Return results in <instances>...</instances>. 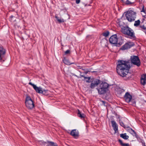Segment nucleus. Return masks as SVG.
Instances as JSON below:
<instances>
[{"instance_id": "f257e3e1", "label": "nucleus", "mask_w": 146, "mask_h": 146, "mask_svg": "<svg viewBox=\"0 0 146 146\" xmlns=\"http://www.w3.org/2000/svg\"><path fill=\"white\" fill-rule=\"evenodd\" d=\"M116 68L118 74L120 76L125 77V79L131 77V74L128 72L130 68L129 60H119Z\"/></svg>"}, {"instance_id": "f03ea898", "label": "nucleus", "mask_w": 146, "mask_h": 146, "mask_svg": "<svg viewBox=\"0 0 146 146\" xmlns=\"http://www.w3.org/2000/svg\"><path fill=\"white\" fill-rule=\"evenodd\" d=\"M121 29V32L128 36L130 38L134 40L136 38L133 31L128 26H123Z\"/></svg>"}, {"instance_id": "7ed1b4c3", "label": "nucleus", "mask_w": 146, "mask_h": 146, "mask_svg": "<svg viewBox=\"0 0 146 146\" xmlns=\"http://www.w3.org/2000/svg\"><path fill=\"white\" fill-rule=\"evenodd\" d=\"M109 42L111 44H117L119 46L123 43V39L121 36L117 38V35L115 34L110 37L109 38Z\"/></svg>"}, {"instance_id": "20e7f679", "label": "nucleus", "mask_w": 146, "mask_h": 146, "mask_svg": "<svg viewBox=\"0 0 146 146\" xmlns=\"http://www.w3.org/2000/svg\"><path fill=\"white\" fill-rule=\"evenodd\" d=\"M125 16L129 22H131L135 20L136 16V13L133 11L129 10L125 12Z\"/></svg>"}, {"instance_id": "39448f33", "label": "nucleus", "mask_w": 146, "mask_h": 146, "mask_svg": "<svg viewBox=\"0 0 146 146\" xmlns=\"http://www.w3.org/2000/svg\"><path fill=\"white\" fill-rule=\"evenodd\" d=\"M108 87L109 85L108 83L102 82L100 84V88H97L96 89L100 94H104L106 93Z\"/></svg>"}, {"instance_id": "423d86ee", "label": "nucleus", "mask_w": 146, "mask_h": 146, "mask_svg": "<svg viewBox=\"0 0 146 146\" xmlns=\"http://www.w3.org/2000/svg\"><path fill=\"white\" fill-rule=\"evenodd\" d=\"M25 104L27 108L29 109H33L35 106L33 100L30 96L28 95H27L26 98Z\"/></svg>"}, {"instance_id": "0eeeda50", "label": "nucleus", "mask_w": 146, "mask_h": 146, "mask_svg": "<svg viewBox=\"0 0 146 146\" xmlns=\"http://www.w3.org/2000/svg\"><path fill=\"white\" fill-rule=\"evenodd\" d=\"M130 61L132 64L136 65L138 67L140 66L141 62L138 56L133 55L131 56Z\"/></svg>"}, {"instance_id": "6e6552de", "label": "nucleus", "mask_w": 146, "mask_h": 146, "mask_svg": "<svg viewBox=\"0 0 146 146\" xmlns=\"http://www.w3.org/2000/svg\"><path fill=\"white\" fill-rule=\"evenodd\" d=\"M134 45V44L133 42H128L123 45L120 48V50H123L127 49L133 46Z\"/></svg>"}, {"instance_id": "1a4fd4ad", "label": "nucleus", "mask_w": 146, "mask_h": 146, "mask_svg": "<svg viewBox=\"0 0 146 146\" xmlns=\"http://www.w3.org/2000/svg\"><path fill=\"white\" fill-rule=\"evenodd\" d=\"M42 145L44 146H58V145L56 143H55L53 142L47 141V142L44 141H41Z\"/></svg>"}, {"instance_id": "9d476101", "label": "nucleus", "mask_w": 146, "mask_h": 146, "mask_svg": "<svg viewBox=\"0 0 146 146\" xmlns=\"http://www.w3.org/2000/svg\"><path fill=\"white\" fill-rule=\"evenodd\" d=\"M124 98L125 101L128 103L131 101L132 97L129 93L127 92L125 93V94L124 96Z\"/></svg>"}, {"instance_id": "9b49d317", "label": "nucleus", "mask_w": 146, "mask_h": 146, "mask_svg": "<svg viewBox=\"0 0 146 146\" xmlns=\"http://www.w3.org/2000/svg\"><path fill=\"white\" fill-rule=\"evenodd\" d=\"M29 84L32 86L33 87L34 89L36 92L39 94L41 93L42 90V89L41 88L37 87L36 85L33 84L31 82H29Z\"/></svg>"}, {"instance_id": "f8f14e48", "label": "nucleus", "mask_w": 146, "mask_h": 146, "mask_svg": "<svg viewBox=\"0 0 146 146\" xmlns=\"http://www.w3.org/2000/svg\"><path fill=\"white\" fill-rule=\"evenodd\" d=\"M100 83V80L98 79H96L94 81H92L90 86V88L93 89L95 87L97 86Z\"/></svg>"}, {"instance_id": "ddd939ff", "label": "nucleus", "mask_w": 146, "mask_h": 146, "mask_svg": "<svg viewBox=\"0 0 146 146\" xmlns=\"http://www.w3.org/2000/svg\"><path fill=\"white\" fill-rule=\"evenodd\" d=\"M5 53V50L3 47H0V59L1 62H3L4 60L2 59Z\"/></svg>"}, {"instance_id": "4468645a", "label": "nucleus", "mask_w": 146, "mask_h": 146, "mask_svg": "<svg viewBox=\"0 0 146 146\" xmlns=\"http://www.w3.org/2000/svg\"><path fill=\"white\" fill-rule=\"evenodd\" d=\"M70 135L76 138L79 136V132L76 129H73L71 131Z\"/></svg>"}, {"instance_id": "2eb2a0df", "label": "nucleus", "mask_w": 146, "mask_h": 146, "mask_svg": "<svg viewBox=\"0 0 146 146\" xmlns=\"http://www.w3.org/2000/svg\"><path fill=\"white\" fill-rule=\"evenodd\" d=\"M112 126L113 127L115 132L116 133L118 131V125L116 122L113 120L111 121Z\"/></svg>"}, {"instance_id": "dca6fc26", "label": "nucleus", "mask_w": 146, "mask_h": 146, "mask_svg": "<svg viewBox=\"0 0 146 146\" xmlns=\"http://www.w3.org/2000/svg\"><path fill=\"white\" fill-rule=\"evenodd\" d=\"M141 84L144 85L146 83V74L142 75L141 78Z\"/></svg>"}, {"instance_id": "f3484780", "label": "nucleus", "mask_w": 146, "mask_h": 146, "mask_svg": "<svg viewBox=\"0 0 146 146\" xmlns=\"http://www.w3.org/2000/svg\"><path fill=\"white\" fill-rule=\"evenodd\" d=\"M62 61L65 64L67 65H70L72 64H75L74 62L71 63L65 57H64Z\"/></svg>"}, {"instance_id": "a211bd4d", "label": "nucleus", "mask_w": 146, "mask_h": 146, "mask_svg": "<svg viewBox=\"0 0 146 146\" xmlns=\"http://www.w3.org/2000/svg\"><path fill=\"white\" fill-rule=\"evenodd\" d=\"M120 137L125 139H128L129 137L126 135V134L122 133L120 134Z\"/></svg>"}, {"instance_id": "6ab92c4d", "label": "nucleus", "mask_w": 146, "mask_h": 146, "mask_svg": "<svg viewBox=\"0 0 146 146\" xmlns=\"http://www.w3.org/2000/svg\"><path fill=\"white\" fill-rule=\"evenodd\" d=\"M118 141L121 146H129L128 143H123L121 139H119Z\"/></svg>"}, {"instance_id": "aec40b11", "label": "nucleus", "mask_w": 146, "mask_h": 146, "mask_svg": "<svg viewBox=\"0 0 146 146\" xmlns=\"http://www.w3.org/2000/svg\"><path fill=\"white\" fill-rule=\"evenodd\" d=\"M78 115L81 118H84L86 116V115L84 113H82L79 110H78Z\"/></svg>"}, {"instance_id": "412c9836", "label": "nucleus", "mask_w": 146, "mask_h": 146, "mask_svg": "<svg viewBox=\"0 0 146 146\" xmlns=\"http://www.w3.org/2000/svg\"><path fill=\"white\" fill-rule=\"evenodd\" d=\"M48 92L47 90H42L41 94L47 96L48 94Z\"/></svg>"}, {"instance_id": "4be33fe9", "label": "nucleus", "mask_w": 146, "mask_h": 146, "mask_svg": "<svg viewBox=\"0 0 146 146\" xmlns=\"http://www.w3.org/2000/svg\"><path fill=\"white\" fill-rule=\"evenodd\" d=\"M141 23V21L139 20H138L137 21H135V23L134 24V26L136 27H137L139 26Z\"/></svg>"}, {"instance_id": "5701e85b", "label": "nucleus", "mask_w": 146, "mask_h": 146, "mask_svg": "<svg viewBox=\"0 0 146 146\" xmlns=\"http://www.w3.org/2000/svg\"><path fill=\"white\" fill-rule=\"evenodd\" d=\"M119 124H120V125L123 127L124 128H129V127L128 126H126V125H125L124 123H123V122L122 121H120V120H119Z\"/></svg>"}, {"instance_id": "b1692460", "label": "nucleus", "mask_w": 146, "mask_h": 146, "mask_svg": "<svg viewBox=\"0 0 146 146\" xmlns=\"http://www.w3.org/2000/svg\"><path fill=\"white\" fill-rule=\"evenodd\" d=\"M109 34V32L108 31H106L105 32L102 33L103 35L104 36H105V37H107L108 36Z\"/></svg>"}, {"instance_id": "393cba45", "label": "nucleus", "mask_w": 146, "mask_h": 146, "mask_svg": "<svg viewBox=\"0 0 146 146\" xmlns=\"http://www.w3.org/2000/svg\"><path fill=\"white\" fill-rule=\"evenodd\" d=\"M125 5H129L132 4L133 3L131 2L129 0H127L124 3Z\"/></svg>"}, {"instance_id": "a878e982", "label": "nucleus", "mask_w": 146, "mask_h": 146, "mask_svg": "<svg viewBox=\"0 0 146 146\" xmlns=\"http://www.w3.org/2000/svg\"><path fill=\"white\" fill-rule=\"evenodd\" d=\"M140 27L142 29L143 31L145 32H146V27H145L144 25H141Z\"/></svg>"}, {"instance_id": "bb28decb", "label": "nucleus", "mask_w": 146, "mask_h": 146, "mask_svg": "<svg viewBox=\"0 0 146 146\" xmlns=\"http://www.w3.org/2000/svg\"><path fill=\"white\" fill-rule=\"evenodd\" d=\"M84 79H88V80H86V82L88 83H89L90 82V81L89 80H90V78L89 77H84Z\"/></svg>"}, {"instance_id": "cd10ccee", "label": "nucleus", "mask_w": 146, "mask_h": 146, "mask_svg": "<svg viewBox=\"0 0 146 146\" xmlns=\"http://www.w3.org/2000/svg\"><path fill=\"white\" fill-rule=\"evenodd\" d=\"M58 23H63L64 22V20L63 19H59L58 20Z\"/></svg>"}, {"instance_id": "c85d7f7f", "label": "nucleus", "mask_w": 146, "mask_h": 146, "mask_svg": "<svg viewBox=\"0 0 146 146\" xmlns=\"http://www.w3.org/2000/svg\"><path fill=\"white\" fill-rule=\"evenodd\" d=\"M86 38L87 40H90L92 38V36L90 35H88L87 36Z\"/></svg>"}, {"instance_id": "c756f323", "label": "nucleus", "mask_w": 146, "mask_h": 146, "mask_svg": "<svg viewBox=\"0 0 146 146\" xmlns=\"http://www.w3.org/2000/svg\"><path fill=\"white\" fill-rule=\"evenodd\" d=\"M70 53V50H67L65 52V54H69Z\"/></svg>"}, {"instance_id": "7c9ffc66", "label": "nucleus", "mask_w": 146, "mask_h": 146, "mask_svg": "<svg viewBox=\"0 0 146 146\" xmlns=\"http://www.w3.org/2000/svg\"><path fill=\"white\" fill-rule=\"evenodd\" d=\"M80 0H76V3L77 4H78L80 2Z\"/></svg>"}, {"instance_id": "2f4dec72", "label": "nucleus", "mask_w": 146, "mask_h": 146, "mask_svg": "<svg viewBox=\"0 0 146 146\" xmlns=\"http://www.w3.org/2000/svg\"><path fill=\"white\" fill-rule=\"evenodd\" d=\"M134 134L136 138H137L139 137V135H138V134L136 132Z\"/></svg>"}, {"instance_id": "473e14b6", "label": "nucleus", "mask_w": 146, "mask_h": 146, "mask_svg": "<svg viewBox=\"0 0 146 146\" xmlns=\"http://www.w3.org/2000/svg\"><path fill=\"white\" fill-rule=\"evenodd\" d=\"M55 17L56 19L57 20V21H58V19H59V17H58L57 15H55Z\"/></svg>"}, {"instance_id": "72a5a7b5", "label": "nucleus", "mask_w": 146, "mask_h": 146, "mask_svg": "<svg viewBox=\"0 0 146 146\" xmlns=\"http://www.w3.org/2000/svg\"><path fill=\"white\" fill-rule=\"evenodd\" d=\"M130 129L133 132V133H134V134L136 132L134 131V130H133L131 128H130Z\"/></svg>"}, {"instance_id": "f704fd0d", "label": "nucleus", "mask_w": 146, "mask_h": 146, "mask_svg": "<svg viewBox=\"0 0 146 146\" xmlns=\"http://www.w3.org/2000/svg\"><path fill=\"white\" fill-rule=\"evenodd\" d=\"M121 91L122 92H125V90H124V89H121Z\"/></svg>"}, {"instance_id": "c9c22d12", "label": "nucleus", "mask_w": 146, "mask_h": 146, "mask_svg": "<svg viewBox=\"0 0 146 146\" xmlns=\"http://www.w3.org/2000/svg\"><path fill=\"white\" fill-rule=\"evenodd\" d=\"M142 12H145V10L143 8L142 10Z\"/></svg>"}, {"instance_id": "e433bc0d", "label": "nucleus", "mask_w": 146, "mask_h": 146, "mask_svg": "<svg viewBox=\"0 0 146 146\" xmlns=\"http://www.w3.org/2000/svg\"><path fill=\"white\" fill-rule=\"evenodd\" d=\"M102 102H103V103L104 104H105V102L103 101H102Z\"/></svg>"}, {"instance_id": "4c0bfd02", "label": "nucleus", "mask_w": 146, "mask_h": 146, "mask_svg": "<svg viewBox=\"0 0 146 146\" xmlns=\"http://www.w3.org/2000/svg\"><path fill=\"white\" fill-rule=\"evenodd\" d=\"M81 76L82 77H84H84H86V76H84V75H81Z\"/></svg>"}, {"instance_id": "58836bf2", "label": "nucleus", "mask_w": 146, "mask_h": 146, "mask_svg": "<svg viewBox=\"0 0 146 146\" xmlns=\"http://www.w3.org/2000/svg\"><path fill=\"white\" fill-rule=\"evenodd\" d=\"M97 72L96 71H93L92 72V73Z\"/></svg>"}, {"instance_id": "ea45409f", "label": "nucleus", "mask_w": 146, "mask_h": 146, "mask_svg": "<svg viewBox=\"0 0 146 146\" xmlns=\"http://www.w3.org/2000/svg\"><path fill=\"white\" fill-rule=\"evenodd\" d=\"M13 16L12 15L11 16L10 18H11V19L13 18Z\"/></svg>"}, {"instance_id": "a19ab883", "label": "nucleus", "mask_w": 146, "mask_h": 146, "mask_svg": "<svg viewBox=\"0 0 146 146\" xmlns=\"http://www.w3.org/2000/svg\"><path fill=\"white\" fill-rule=\"evenodd\" d=\"M123 3H124V0H121Z\"/></svg>"}, {"instance_id": "79ce46f5", "label": "nucleus", "mask_w": 146, "mask_h": 146, "mask_svg": "<svg viewBox=\"0 0 146 146\" xmlns=\"http://www.w3.org/2000/svg\"><path fill=\"white\" fill-rule=\"evenodd\" d=\"M88 73V72H85V73H86V74H87Z\"/></svg>"}, {"instance_id": "37998d69", "label": "nucleus", "mask_w": 146, "mask_h": 146, "mask_svg": "<svg viewBox=\"0 0 146 146\" xmlns=\"http://www.w3.org/2000/svg\"><path fill=\"white\" fill-rule=\"evenodd\" d=\"M134 102L133 103V104H135V102Z\"/></svg>"}, {"instance_id": "c03bdc74", "label": "nucleus", "mask_w": 146, "mask_h": 146, "mask_svg": "<svg viewBox=\"0 0 146 146\" xmlns=\"http://www.w3.org/2000/svg\"><path fill=\"white\" fill-rule=\"evenodd\" d=\"M144 146H145V145Z\"/></svg>"}]
</instances>
